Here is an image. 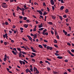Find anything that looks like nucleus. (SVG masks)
I'll use <instances>...</instances> for the list:
<instances>
[{
	"label": "nucleus",
	"instance_id": "obj_1",
	"mask_svg": "<svg viewBox=\"0 0 74 74\" xmlns=\"http://www.w3.org/2000/svg\"><path fill=\"white\" fill-rule=\"evenodd\" d=\"M1 6L3 8H7V5H4L2 4L1 5Z\"/></svg>",
	"mask_w": 74,
	"mask_h": 74
},
{
	"label": "nucleus",
	"instance_id": "obj_2",
	"mask_svg": "<svg viewBox=\"0 0 74 74\" xmlns=\"http://www.w3.org/2000/svg\"><path fill=\"white\" fill-rule=\"evenodd\" d=\"M37 11L38 12H39L40 14L41 15H42V12L41 10H37Z\"/></svg>",
	"mask_w": 74,
	"mask_h": 74
},
{
	"label": "nucleus",
	"instance_id": "obj_3",
	"mask_svg": "<svg viewBox=\"0 0 74 74\" xmlns=\"http://www.w3.org/2000/svg\"><path fill=\"white\" fill-rule=\"evenodd\" d=\"M50 3H51V5H54V3L53 1V0H50Z\"/></svg>",
	"mask_w": 74,
	"mask_h": 74
},
{
	"label": "nucleus",
	"instance_id": "obj_4",
	"mask_svg": "<svg viewBox=\"0 0 74 74\" xmlns=\"http://www.w3.org/2000/svg\"><path fill=\"white\" fill-rule=\"evenodd\" d=\"M35 71H36V74H39V71H38V70H37V69H35Z\"/></svg>",
	"mask_w": 74,
	"mask_h": 74
},
{
	"label": "nucleus",
	"instance_id": "obj_5",
	"mask_svg": "<svg viewBox=\"0 0 74 74\" xmlns=\"http://www.w3.org/2000/svg\"><path fill=\"white\" fill-rule=\"evenodd\" d=\"M64 6H62L60 7V10H61V11H62L63 9H64Z\"/></svg>",
	"mask_w": 74,
	"mask_h": 74
},
{
	"label": "nucleus",
	"instance_id": "obj_6",
	"mask_svg": "<svg viewBox=\"0 0 74 74\" xmlns=\"http://www.w3.org/2000/svg\"><path fill=\"white\" fill-rule=\"evenodd\" d=\"M57 58L58 59H63V57L58 56L57 57Z\"/></svg>",
	"mask_w": 74,
	"mask_h": 74
},
{
	"label": "nucleus",
	"instance_id": "obj_7",
	"mask_svg": "<svg viewBox=\"0 0 74 74\" xmlns=\"http://www.w3.org/2000/svg\"><path fill=\"white\" fill-rule=\"evenodd\" d=\"M7 35H8L7 34H5V35H3V37L4 38H5V37L7 36Z\"/></svg>",
	"mask_w": 74,
	"mask_h": 74
},
{
	"label": "nucleus",
	"instance_id": "obj_8",
	"mask_svg": "<svg viewBox=\"0 0 74 74\" xmlns=\"http://www.w3.org/2000/svg\"><path fill=\"white\" fill-rule=\"evenodd\" d=\"M27 37L28 38H29V40H30L32 39V37L29 35H27Z\"/></svg>",
	"mask_w": 74,
	"mask_h": 74
},
{
	"label": "nucleus",
	"instance_id": "obj_9",
	"mask_svg": "<svg viewBox=\"0 0 74 74\" xmlns=\"http://www.w3.org/2000/svg\"><path fill=\"white\" fill-rule=\"evenodd\" d=\"M33 36L34 37V38H37V35L36 34H34V35Z\"/></svg>",
	"mask_w": 74,
	"mask_h": 74
},
{
	"label": "nucleus",
	"instance_id": "obj_10",
	"mask_svg": "<svg viewBox=\"0 0 74 74\" xmlns=\"http://www.w3.org/2000/svg\"><path fill=\"white\" fill-rule=\"evenodd\" d=\"M48 24H49V25H53V23L52 22H49L47 23Z\"/></svg>",
	"mask_w": 74,
	"mask_h": 74
},
{
	"label": "nucleus",
	"instance_id": "obj_11",
	"mask_svg": "<svg viewBox=\"0 0 74 74\" xmlns=\"http://www.w3.org/2000/svg\"><path fill=\"white\" fill-rule=\"evenodd\" d=\"M54 33H55V35H56H56H57V34L58 33V32H56V29L54 30Z\"/></svg>",
	"mask_w": 74,
	"mask_h": 74
},
{
	"label": "nucleus",
	"instance_id": "obj_12",
	"mask_svg": "<svg viewBox=\"0 0 74 74\" xmlns=\"http://www.w3.org/2000/svg\"><path fill=\"white\" fill-rule=\"evenodd\" d=\"M12 53H13V54H14V55H17V54L14 51H12Z\"/></svg>",
	"mask_w": 74,
	"mask_h": 74
},
{
	"label": "nucleus",
	"instance_id": "obj_13",
	"mask_svg": "<svg viewBox=\"0 0 74 74\" xmlns=\"http://www.w3.org/2000/svg\"><path fill=\"white\" fill-rule=\"evenodd\" d=\"M29 69H27L25 70V71L26 72V73H28L29 71Z\"/></svg>",
	"mask_w": 74,
	"mask_h": 74
},
{
	"label": "nucleus",
	"instance_id": "obj_14",
	"mask_svg": "<svg viewBox=\"0 0 74 74\" xmlns=\"http://www.w3.org/2000/svg\"><path fill=\"white\" fill-rule=\"evenodd\" d=\"M59 17L60 18V19L61 21H62L63 18H62V16H59Z\"/></svg>",
	"mask_w": 74,
	"mask_h": 74
},
{
	"label": "nucleus",
	"instance_id": "obj_15",
	"mask_svg": "<svg viewBox=\"0 0 74 74\" xmlns=\"http://www.w3.org/2000/svg\"><path fill=\"white\" fill-rule=\"evenodd\" d=\"M51 17L53 19H56V17L53 16H51Z\"/></svg>",
	"mask_w": 74,
	"mask_h": 74
},
{
	"label": "nucleus",
	"instance_id": "obj_16",
	"mask_svg": "<svg viewBox=\"0 0 74 74\" xmlns=\"http://www.w3.org/2000/svg\"><path fill=\"white\" fill-rule=\"evenodd\" d=\"M24 26L25 27V28H27V27H28V25H27L26 24H25L24 25Z\"/></svg>",
	"mask_w": 74,
	"mask_h": 74
},
{
	"label": "nucleus",
	"instance_id": "obj_17",
	"mask_svg": "<svg viewBox=\"0 0 74 74\" xmlns=\"http://www.w3.org/2000/svg\"><path fill=\"white\" fill-rule=\"evenodd\" d=\"M65 12L66 13H67V12H69V10L67 9H66L65 10Z\"/></svg>",
	"mask_w": 74,
	"mask_h": 74
},
{
	"label": "nucleus",
	"instance_id": "obj_18",
	"mask_svg": "<svg viewBox=\"0 0 74 74\" xmlns=\"http://www.w3.org/2000/svg\"><path fill=\"white\" fill-rule=\"evenodd\" d=\"M44 29V28H40L38 29L39 30V31H42L43 29Z\"/></svg>",
	"mask_w": 74,
	"mask_h": 74
},
{
	"label": "nucleus",
	"instance_id": "obj_19",
	"mask_svg": "<svg viewBox=\"0 0 74 74\" xmlns=\"http://www.w3.org/2000/svg\"><path fill=\"white\" fill-rule=\"evenodd\" d=\"M23 20L25 21H26V20H27V17H23Z\"/></svg>",
	"mask_w": 74,
	"mask_h": 74
},
{
	"label": "nucleus",
	"instance_id": "obj_20",
	"mask_svg": "<svg viewBox=\"0 0 74 74\" xmlns=\"http://www.w3.org/2000/svg\"><path fill=\"white\" fill-rule=\"evenodd\" d=\"M23 61H22L21 60H19V62L20 63L21 65H22V63Z\"/></svg>",
	"mask_w": 74,
	"mask_h": 74
},
{
	"label": "nucleus",
	"instance_id": "obj_21",
	"mask_svg": "<svg viewBox=\"0 0 74 74\" xmlns=\"http://www.w3.org/2000/svg\"><path fill=\"white\" fill-rule=\"evenodd\" d=\"M43 35H46L48 36V32H46Z\"/></svg>",
	"mask_w": 74,
	"mask_h": 74
},
{
	"label": "nucleus",
	"instance_id": "obj_22",
	"mask_svg": "<svg viewBox=\"0 0 74 74\" xmlns=\"http://www.w3.org/2000/svg\"><path fill=\"white\" fill-rule=\"evenodd\" d=\"M45 62L47 63H48V64H50V63H49V62L48 61L45 60Z\"/></svg>",
	"mask_w": 74,
	"mask_h": 74
},
{
	"label": "nucleus",
	"instance_id": "obj_23",
	"mask_svg": "<svg viewBox=\"0 0 74 74\" xmlns=\"http://www.w3.org/2000/svg\"><path fill=\"white\" fill-rule=\"evenodd\" d=\"M43 27V25H39V26L38 28H41V27Z\"/></svg>",
	"mask_w": 74,
	"mask_h": 74
},
{
	"label": "nucleus",
	"instance_id": "obj_24",
	"mask_svg": "<svg viewBox=\"0 0 74 74\" xmlns=\"http://www.w3.org/2000/svg\"><path fill=\"white\" fill-rule=\"evenodd\" d=\"M38 47L39 48H42V46L41 45H38Z\"/></svg>",
	"mask_w": 74,
	"mask_h": 74
},
{
	"label": "nucleus",
	"instance_id": "obj_25",
	"mask_svg": "<svg viewBox=\"0 0 74 74\" xmlns=\"http://www.w3.org/2000/svg\"><path fill=\"white\" fill-rule=\"evenodd\" d=\"M54 43H55L56 44V43H58V42H57V40H56V39H55L54 41Z\"/></svg>",
	"mask_w": 74,
	"mask_h": 74
},
{
	"label": "nucleus",
	"instance_id": "obj_26",
	"mask_svg": "<svg viewBox=\"0 0 74 74\" xmlns=\"http://www.w3.org/2000/svg\"><path fill=\"white\" fill-rule=\"evenodd\" d=\"M47 30L46 29H45L44 30H43V34H44L45 33V32H46V31H47Z\"/></svg>",
	"mask_w": 74,
	"mask_h": 74
},
{
	"label": "nucleus",
	"instance_id": "obj_27",
	"mask_svg": "<svg viewBox=\"0 0 74 74\" xmlns=\"http://www.w3.org/2000/svg\"><path fill=\"white\" fill-rule=\"evenodd\" d=\"M51 33L52 34V35H53V34H54V32H53L52 30L51 31Z\"/></svg>",
	"mask_w": 74,
	"mask_h": 74
},
{
	"label": "nucleus",
	"instance_id": "obj_28",
	"mask_svg": "<svg viewBox=\"0 0 74 74\" xmlns=\"http://www.w3.org/2000/svg\"><path fill=\"white\" fill-rule=\"evenodd\" d=\"M63 18H66L67 17V15L66 14L64 15L63 16Z\"/></svg>",
	"mask_w": 74,
	"mask_h": 74
},
{
	"label": "nucleus",
	"instance_id": "obj_29",
	"mask_svg": "<svg viewBox=\"0 0 74 74\" xmlns=\"http://www.w3.org/2000/svg\"><path fill=\"white\" fill-rule=\"evenodd\" d=\"M19 57L21 58L22 57V54L19 53L18 54Z\"/></svg>",
	"mask_w": 74,
	"mask_h": 74
},
{
	"label": "nucleus",
	"instance_id": "obj_30",
	"mask_svg": "<svg viewBox=\"0 0 74 74\" xmlns=\"http://www.w3.org/2000/svg\"><path fill=\"white\" fill-rule=\"evenodd\" d=\"M32 54L33 55H34V56H36V53H32Z\"/></svg>",
	"mask_w": 74,
	"mask_h": 74
},
{
	"label": "nucleus",
	"instance_id": "obj_31",
	"mask_svg": "<svg viewBox=\"0 0 74 74\" xmlns=\"http://www.w3.org/2000/svg\"><path fill=\"white\" fill-rule=\"evenodd\" d=\"M22 53H23V54H24V55H26V53L23 51H22Z\"/></svg>",
	"mask_w": 74,
	"mask_h": 74
},
{
	"label": "nucleus",
	"instance_id": "obj_32",
	"mask_svg": "<svg viewBox=\"0 0 74 74\" xmlns=\"http://www.w3.org/2000/svg\"><path fill=\"white\" fill-rule=\"evenodd\" d=\"M23 40H24V41H27V40H26V39L25 38H23Z\"/></svg>",
	"mask_w": 74,
	"mask_h": 74
},
{
	"label": "nucleus",
	"instance_id": "obj_33",
	"mask_svg": "<svg viewBox=\"0 0 74 74\" xmlns=\"http://www.w3.org/2000/svg\"><path fill=\"white\" fill-rule=\"evenodd\" d=\"M9 32H10V34H12V32L11 30H10L9 31Z\"/></svg>",
	"mask_w": 74,
	"mask_h": 74
},
{
	"label": "nucleus",
	"instance_id": "obj_34",
	"mask_svg": "<svg viewBox=\"0 0 74 74\" xmlns=\"http://www.w3.org/2000/svg\"><path fill=\"white\" fill-rule=\"evenodd\" d=\"M5 25H8V23L7 21H6L5 22Z\"/></svg>",
	"mask_w": 74,
	"mask_h": 74
},
{
	"label": "nucleus",
	"instance_id": "obj_35",
	"mask_svg": "<svg viewBox=\"0 0 74 74\" xmlns=\"http://www.w3.org/2000/svg\"><path fill=\"white\" fill-rule=\"evenodd\" d=\"M56 37L57 39H59V36L58 35H57V36H56Z\"/></svg>",
	"mask_w": 74,
	"mask_h": 74
},
{
	"label": "nucleus",
	"instance_id": "obj_36",
	"mask_svg": "<svg viewBox=\"0 0 74 74\" xmlns=\"http://www.w3.org/2000/svg\"><path fill=\"white\" fill-rule=\"evenodd\" d=\"M47 69L48 70L50 71L51 70V68H50L49 67H47Z\"/></svg>",
	"mask_w": 74,
	"mask_h": 74
},
{
	"label": "nucleus",
	"instance_id": "obj_37",
	"mask_svg": "<svg viewBox=\"0 0 74 74\" xmlns=\"http://www.w3.org/2000/svg\"><path fill=\"white\" fill-rule=\"evenodd\" d=\"M19 18L20 19H23V16H19Z\"/></svg>",
	"mask_w": 74,
	"mask_h": 74
},
{
	"label": "nucleus",
	"instance_id": "obj_38",
	"mask_svg": "<svg viewBox=\"0 0 74 74\" xmlns=\"http://www.w3.org/2000/svg\"><path fill=\"white\" fill-rule=\"evenodd\" d=\"M46 19H47V16H45V21H47Z\"/></svg>",
	"mask_w": 74,
	"mask_h": 74
},
{
	"label": "nucleus",
	"instance_id": "obj_39",
	"mask_svg": "<svg viewBox=\"0 0 74 74\" xmlns=\"http://www.w3.org/2000/svg\"><path fill=\"white\" fill-rule=\"evenodd\" d=\"M67 45H69V46H71V44H70V43L69 42H68L67 43Z\"/></svg>",
	"mask_w": 74,
	"mask_h": 74
},
{
	"label": "nucleus",
	"instance_id": "obj_40",
	"mask_svg": "<svg viewBox=\"0 0 74 74\" xmlns=\"http://www.w3.org/2000/svg\"><path fill=\"white\" fill-rule=\"evenodd\" d=\"M52 10L53 11H54V10H55V8L54 7V6H52Z\"/></svg>",
	"mask_w": 74,
	"mask_h": 74
},
{
	"label": "nucleus",
	"instance_id": "obj_41",
	"mask_svg": "<svg viewBox=\"0 0 74 74\" xmlns=\"http://www.w3.org/2000/svg\"><path fill=\"white\" fill-rule=\"evenodd\" d=\"M17 9H16V10H17V11H18L19 10V6H17Z\"/></svg>",
	"mask_w": 74,
	"mask_h": 74
},
{
	"label": "nucleus",
	"instance_id": "obj_42",
	"mask_svg": "<svg viewBox=\"0 0 74 74\" xmlns=\"http://www.w3.org/2000/svg\"><path fill=\"white\" fill-rule=\"evenodd\" d=\"M43 46L45 47V48H46V47H47V45H44V44H43Z\"/></svg>",
	"mask_w": 74,
	"mask_h": 74
},
{
	"label": "nucleus",
	"instance_id": "obj_43",
	"mask_svg": "<svg viewBox=\"0 0 74 74\" xmlns=\"http://www.w3.org/2000/svg\"><path fill=\"white\" fill-rule=\"evenodd\" d=\"M46 14H47V12H44L43 13V15H46Z\"/></svg>",
	"mask_w": 74,
	"mask_h": 74
},
{
	"label": "nucleus",
	"instance_id": "obj_44",
	"mask_svg": "<svg viewBox=\"0 0 74 74\" xmlns=\"http://www.w3.org/2000/svg\"><path fill=\"white\" fill-rule=\"evenodd\" d=\"M43 6H46V5H45V2L43 3Z\"/></svg>",
	"mask_w": 74,
	"mask_h": 74
},
{
	"label": "nucleus",
	"instance_id": "obj_45",
	"mask_svg": "<svg viewBox=\"0 0 74 74\" xmlns=\"http://www.w3.org/2000/svg\"><path fill=\"white\" fill-rule=\"evenodd\" d=\"M65 20H66V22H69V18H67L66 19H65Z\"/></svg>",
	"mask_w": 74,
	"mask_h": 74
},
{
	"label": "nucleus",
	"instance_id": "obj_46",
	"mask_svg": "<svg viewBox=\"0 0 74 74\" xmlns=\"http://www.w3.org/2000/svg\"><path fill=\"white\" fill-rule=\"evenodd\" d=\"M29 20H28V19H27L26 21L25 22H27V23H28V22H29Z\"/></svg>",
	"mask_w": 74,
	"mask_h": 74
},
{
	"label": "nucleus",
	"instance_id": "obj_47",
	"mask_svg": "<svg viewBox=\"0 0 74 74\" xmlns=\"http://www.w3.org/2000/svg\"><path fill=\"white\" fill-rule=\"evenodd\" d=\"M17 49L18 51H21V49L19 48H17Z\"/></svg>",
	"mask_w": 74,
	"mask_h": 74
},
{
	"label": "nucleus",
	"instance_id": "obj_48",
	"mask_svg": "<svg viewBox=\"0 0 74 74\" xmlns=\"http://www.w3.org/2000/svg\"><path fill=\"white\" fill-rule=\"evenodd\" d=\"M36 69H37V68H36V67H34L33 69L34 72L35 71V70H36Z\"/></svg>",
	"mask_w": 74,
	"mask_h": 74
},
{
	"label": "nucleus",
	"instance_id": "obj_49",
	"mask_svg": "<svg viewBox=\"0 0 74 74\" xmlns=\"http://www.w3.org/2000/svg\"><path fill=\"white\" fill-rule=\"evenodd\" d=\"M21 11H25V8H21Z\"/></svg>",
	"mask_w": 74,
	"mask_h": 74
},
{
	"label": "nucleus",
	"instance_id": "obj_50",
	"mask_svg": "<svg viewBox=\"0 0 74 74\" xmlns=\"http://www.w3.org/2000/svg\"><path fill=\"white\" fill-rule=\"evenodd\" d=\"M53 74H57V73H58V72L55 71H53Z\"/></svg>",
	"mask_w": 74,
	"mask_h": 74
},
{
	"label": "nucleus",
	"instance_id": "obj_51",
	"mask_svg": "<svg viewBox=\"0 0 74 74\" xmlns=\"http://www.w3.org/2000/svg\"><path fill=\"white\" fill-rule=\"evenodd\" d=\"M67 52H68L69 54H70V53H71V52H70V51L69 50L67 51Z\"/></svg>",
	"mask_w": 74,
	"mask_h": 74
},
{
	"label": "nucleus",
	"instance_id": "obj_52",
	"mask_svg": "<svg viewBox=\"0 0 74 74\" xmlns=\"http://www.w3.org/2000/svg\"><path fill=\"white\" fill-rule=\"evenodd\" d=\"M47 10L48 12H49V8L48 7L47 8Z\"/></svg>",
	"mask_w": 74,
	"mask_h": 74
},
{
	"label": "nucleus",
	"instance_id": "obj_53",
	"mask_svg": "<svg viewBox=\"0 0 74 74\" xmlns=\"http://www.w3.org/2000/svg\"><path fill=\"white\" fill-rule=\"evenodd\" d=\"M13 50H14V51H16V48H14L13 49Z\"/></svg>",
	"mask_w": 74,
	"mask_h": 74
},
{
	"label": "nucleus",
	"instance_id": "obj_54",
	"mask_svg": "<svg viewBox=\"0 0 74 74\" xmlns=\"http://www.w3.org/2000/svg\"><path fill=\"white\" fill-rule=\"evenodd\" d=\"M3 60L4 61H6V60H7V58H4Z\"/></svg>",
	"mask_w": 74,
	"mask_h": 74
},
{
	"label": "nucleus",
	"instance_id": "obj_55",
	"mask_svg": "<svg viewBox=\"0 0 74 74\" xmlns=\"http://www.w3.org/2000/svg\"><path fill=\"white\" fill-rule=\"evenodd\" d=\"M55 55H56V56H59V54H58L57 53H55Z\"/></svg>",
	"mask_w": 74,
	"mask_h": 74
},
{
	"label": "nucleus",
	"instance_id": "obj_56",
	"mask_svg": "<svg viewBox=\"0 0 74 74\" xmlns=\"http://www.w3.org/2000/svg\"><path fill=\"white\" fill-rule=\"evenodd\" d=\"M50 48V47H49V46H47V49H49Z\"/></svg>",
	"mask_w": 74,
	"mask_h": 74
},
{
	"label": "nucleus",
	"instance_id": "obj_57",
	"mask_svg": "<svg viewBox=\"0 0 74 74\" xmlns=\"http://www.w3.org/2000/svg\"><path fill=\"white\" fill-rule=\"evenodd\" d=\"M53 49V48H52V47H50V48L49 49H50V50H52V49Z\"/></svg>",
	"mask_w": 74,
	"mask_h": 74
},
{
	"label": "nucleus",
	"instance_id": "obj_58",
	"mask_svg": "<svg viewBox=\"0 0 74 74\" xmlns=\"http://www.w3.org/2000/svg\"><path fill=\"white\" fill-rule=\"evenodd\" d=\"M67 71L70 73L71 72V70H70V69H67Z\"/></svg>",
	"mask_w": 74,
	"mask_h": 74
},
{
	"label": "nucleus",
	"instance_id": "obj_59",
	"mask_svg": "<svg viewBox=\"0 0 74 74\" xmlns=\"http://www.w3.org/2000/svg\"><path fill=\"white\" fill-rule=\"evenodd\" d=\"M64 33L65 35L66 36L67 34V32L66 31V32H64Z\"/></svg>",
	"mask_w": 74,
	"mask_h": 74
},
{
	"label": "nucleus",
	"instance_id": "obj_60",
	"mask_svg": "<svg viewBox=\"0 0 74 74\" xmlns=\"http://www.w3.org/2000/svg\"><path fill=\"white\" fill-rule=\"evenodd\" d=\"M7 43L6 42H4V44L5 45H7Z\"/></svg>",
	"mask_w": 74,
	"mask_h": 74
},
{
	"label": "nucleus",
	"instance_id": "obj_61",
	"mask_svg": "<svg viewBox=\"0 0 74 74\" xmlns=\"http://www.w3.org/2000/svg\"><path fill=\"white\" fill-rule=\"evenodd\" d=\"M44 42H48V41L44 40Z\"/></svg>",
	"mask_w": 74,
	"mask_h": 74
},
{
	"label": "nucleus",
	"instance_id": "obj_62",
	"mask_svg": "<svg viewBox=\"0 0 74 74\" xmlns=\"http://www.w3.org/2000/svg\"><path fill=\"white\" fill-rule=\"evenodd\" d=\"M32 61H33V62H35V60L34 59H32Z\"/></svg>",
	"mask_w": 74,
	"mask_h": 74
},
{
	"label": "nucleus",
	"instance_id": "obj_63",
	"mask_svg": "<svg viewBox=\"0 0 74 74\" xmlns=\"http://www.w3.org/2000/svg\"><path fill=\"white\" fill-rule=\"evenodd\" d=\"M32 51H33V52H36V50H35L34 49L32 50Z\"/></svg>",
	"mask_w": 74,
	"mask_h": 74
},
{
	"label": "nucleus",
	"instance_id": "obj_64",
	"mask_svg": "<svg viewBox=\"0 0 74 74\" xmlns=\"http://www.w3.org/2000/svg\"><path fill=\"white\" fill-rule=\"evenodd\" d=\"M71 52H72L74 53V49H72L71 50Z\"/></svg>",
	"mask_w": 74,
	"mask_h": 74
}]
</instances>
